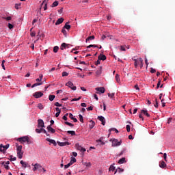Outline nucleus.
<instances>
[{
	"label": "nucleus",
	"instance_id": "nucleus-60",
	"mask_svg": "<svg viewBox=\"0 0 175 175\" xmlns=\"http://www.w3.org/2000/svg\"><path fill=\"white\" fill-rule=\"evenodd\" d=\"M64 91L62 90H57L56 94H62Z\"/></svg>",
	"mask_w": 175,
	"mask_h": 175
},
{
	"label": "nucleus",
	"instance_id": "nucleus-48",
	"mask_svg": "<svg viewBox=\"0 0 175 175\" xmlns=\"http://www.w3.org/2000/svg\"><path fill=\"white\" fill-rule=\"evenodd\" d=\"M91 47H98V45L90 44V45L87 46V49H91Z\"/></svg>",
	"mask_w": 175,
	"mask_h": 175
},
{
	"label": "nucleus",
	"instance_id": "nucleus-6",
	"mask_svg": "<svg viewBox=\"0 0 175 175\" xmlns=\"http://www.w3.org/2000/svg\"><path fill=\"white\" fill-rule=\"evenodd\" d=\"M10 146V145L8 144L5 146H3V144H0V152H4L5 151H6V150H8V148H9Z\"/></svg>",
	"mask_w": 175,
	"mask_h": 175
},
{
	"label": "nucleus",
	"instance_id": "nucleus-25",
	"mask_svg": "<svg viewBox=\"0 0 175 175\" xmlns=\"http://www.w3.org/2000/svg\"><path fill=\"white\" fill-rule=\"evenodd\" d=\"M67 133H68V135H71V136H75L76 135V132L75 131H68Z\"/></svg>",
	"mask_w": 175,
	"mask_h": 175
},
{
	"label": "nucleus",
	"instance_id": "nucleus-38",
	"mask_svg": "<svg viewBox=\"0 0 175 175\" xmlns=\"http://www.w3.org/2000/svg\"><path fill=\"white\" fill-rule=\"evenodd\" d=\"M117 172H118V173H122V172H124V170L122 168H118L115 172V174L117 173Z\"/></svg>",
	"mask_w": 175,
	"mask_h": 175
},
{
	"label": "nucleus",
	"instance_id": "nucleus-61",
	"mask_svg": "<svg viewBox=\"0 0 175 175\" xmlns=\"http://www.w3.org/2000/svg\"><path fill=\"white\" fill-rule=\"evenodd\" d=\"M100 60L98 59L96 63H95V65H100Z\"/></svg>",
	"mask_w": 175,
	"mask_h": 175
},
{
	"label": "nucleus",
	"instance_id": "nucleus-33",
	"mask_svg": "<svg viewBox=\"0 0 175 175\" xmlns=\"http://www.w3.org/2000/svg\"><path fill=\"white\" fill-rule=\"evenodd\" d=\"M20 163H21L23 167H25V168L27 167V163L24 162V161L21 160Z\"/></svg>",
	"mask_w": 175,
	"mask_h": 175
},
{
	"label": "nucleus",
	"instance_id": "nucleus-21",
	"mask_svg": "<svg viewBox=\"0 0 175 175\" xmlns=\"http://www.w3.org/2000/svg\"><path fill=\"white\" fill-rule=\"evenodd\" d=\"M96 76H100L102 75V66H100L98 70H96Z\"/></svg>",
	"mask_w": 175,
	"mask_h": 175
},
{
	"label": "nucleus",
	"instance_id": "nucleus-58",
	"mask_svg": "<svg viewBox=\"0 0 175 175\" xmlns=\"http://www.w3.org/2000/svg\"><path fill=\"white\" fill-rule=\"evenodd\" d=\"M134 88H135V90H137V91H140V88H139V85H135L134 86Z\"/></svg>",
	"mask_w": 175,
	"mask_h": 175
},
{
	"label": "nucleus",
	"instance_id": "nucleus-14",
	"mask_svg": "<svg viewBox=\"0 0 175 175\" xmlns=\"http://www.w3.org/2000/svg\"><path fill=\"white\" fill-rule=\"evenodd\" d=\"M98 120H99V121H100L102 122V125H105L106 124L105 117H103V116H98Z\"/></svg>",
	"mask_w": 175,
	"mask_h": 175
},
{
	"label": "nucleus",
	"instance_id": "nucleus-41",
	"mask_svg": "<svg viewBox=\"0 0 175 175\" xmlns=\"http://www.w3.org/2000/svg\"><path fill=\"white\" fill-rule=\"evenodd\" d=\"M75 162H76V158L72 157V159L70 161V163H71V165H72V163H75Z\"/></svg>",
	"mask_w": 175,
	"mask_h": 175
},
{
	"label": "nucleus",
	"instance_id": "nucleus-26",
	"mask_svg": "<svg viewBox=\"0 0 175 175\" xmlns=\"http://www.w3.org/2000/svg\"><path fill=\"white\" fill-rule=\"evenodd\" d=\"M59 5L58 1H55L51 5V8H57V6Z\"/></svg>",
	"mask_w": 175,
	"mask_h": 175
},
{
	"label": "nucleus",
	"instance_id": "nucleus-53",
	"mask_svg": "<svg viewBox=\"0 0 175 175\" xmlns=\"http://www.w3.org/2000/svg\"><path fill=\"white\" fill-rule=\"evenodd\" d=\"M36 133H42V129H36Z\"/></svg>",
	"mask_w": 175,
	"mask_h": 175
},
{
	"label": "nucleus",
	"instance_id": "nucleus-64",
	"mask_svg": "<svg viewBox=\"0 0 175 175\" xmlns=\"http://www.w3.org/2000/svg\"><path fill=\"white\" fill-rule=\"evenodd\" d=\"M69 118H70V120H72L74 118L73 114L69 113Z\"/></svg>",
	"mask_w": 175,
	"mask_h": 175
},
{
	"label": "nucleus",
	"instance_id": "nucleus-49",
	"mask_svg": "<svg viewBox=\"0 0 175 175\" xmlns=\"http://www.w3.org/2000/svg\"><path fill=\"white\" fill-rule=\"evenodd\" d=\"M62 32L64 35V36H66V34L68 33L66 32V30L65 29L63 28L62 30Z\"/></svg>",
	"mask_w": 175,
	"mask_h": 175
},
{
	"label": "nucleus",
	"instance_id": "nucleus-47",
	"mask_svg": "<svg viewBox=\"0 0 175 175\" xmlns=\"http://www.w3.org/2000/svg\"><path fill=\"white\" fill-rule=\"evenodd\" d=\"M55 106H57V107H62V104H59V103L56 102L55 103Z\"/></svg>",
	"mask_w": 175,
	"mask_h": 175
},
{
	"label": "nucleus",
	"instance_id": "nucleus-34",
	"mask_svg": "<svg viewBox=\"0 0 175 175\" xmlns=\"http://www.w3.org/2000/svg\"><path fill=\"white\" fill-rule=\"evenodd\" d=\"M41 132H43V133H45V135H46V136H50V135H49V133H47V131H46V129H43V127L41 128Z\"/></svg>",
	"mask_w": 175,
	"mask_h": 175
},
{
	"label": "nucleus",
	"instance_id": "nucleus-57",
	"mask_svg": "<svg viewBox=\"0 0 175 175\" xmlns=\"http://www.w3.org/2000/svg\"><path fill=\"white\" fill-rule=\"evenodd\" d=\"M126 49H125V46H120V51H125Z\"/></svg>",
	"mask_w": 175,
	"mask_h": 175
},
{
	"label": "nucleus",
	"instance_id": "nucleus-37",
	"mask_svg": "<svg viewBox=\"0 0 175 175\" xmlns=\"http://www.w3.org/2000/svg\"><path fill=\"white\" fill-rule=\"evenodd\" d=\"M3 20H6V21H10L12 20V16H8V17H2Z\"/></svg>",
	"mask_w": 175,
	"mask_h": 175
},
{
	"label": "nucleus",
	"instance_id": "nucleus-56",
	"mask_svg": "<svg viewBox=\"0 0 175 175\" xmlns=\"http://www.w3.org/2000/svg\"><path fill=\"white\" fill-rule=\"evenodd\" d=\"M108 96L109 98H113V96H114V93H108Z\"/></svg>",
	"mask_w": 175,
	"mask_h": 175
},
{
	"label": "nucleus",
	"instance_id": "nucleus-22",
	"mask_svg": "<svg viewBox=\"0 0 175 175\" xmlns=\"http://www.w3.org/2000/svg\"><path fill=\"white\" fill-rule=\"evenodd\" d=\"M159 166L160 167H161V169H165L166 163H165V161H161L159 163Z\"/></svg>",
	"mask_w": 175,
	"mask_h": 175
},
{
	"label": "nucleus",
	"instance_id": "nucleus-55",
	"mask_svg": "<svg viewBox=\"0 0 175 175\" xmlns=\"http://www.w3.org/2000/svg\"><path fill=\"white\" fill-rule=\"evenodd\" d=\"M155 102H156V103L154 104V107H156L157 109H158V100L156 98L155 99Z\"/></svg>",
	"mask_w": 175,
	"mask_h": 175
},
{
	"label": "nucleus",
	"instance_id": "nucleus-13",
	"mask_svg": "<svg viewBox=\"0 0 175 175\" xmlns=\"http://www.w3.org/2000/svg\"><path fill=\"white\" fill-rule=\"evenodd\" d=\"M96 91H98V92H100L101 94H105L106 90L103 87L100 88H96Z\"/></svg>",
	"mask_w": 175,
	"mask_h": 175
},
{
	"label": "nucleus",
	"instance_id": "nucleus-54",
	"mask_svg": "<svg viewBox=\"0 0 175 175\" xmlns=\"http://www.w3.org/2000/svg\"><path fill=\"white\" fill-rule=\"evenodd\" d=\"M81 99V97H79L78 98H73L72 100V102H76L77 100H80Z\"/></svg>",
	"mask_w": 175,
	"mask_h": 175
},
{
	"label": "nucleus",
	"instance_id": "nucleus-16",
	"mask_svg": "<svg viewBox=\"0 0 175 175\" xmlns=\"http://www.w3.org/2000/svg\"><path fill=\"white\" fill-rule=\"evenodd\" d=\"M46 129L49 131V132H51V133H55V129H53L51 125L48 126Z\"/></svg>",
	"mask_w": 175,
	"mask_h": 175
},
{
	"label": "nucleus",
	"instance_id": "nucleus-35",
	"mask_svg": "<svg viewBox=\"0 0 175 175\" xmlns=\"http://www.w3.org/2000/svg\"><path fill=\"white\" fill-rule=\"evenodd\" d=\"M38 109H40V110H43V109H44V107H43V105L42 103H39L38 105Z\"/></svg>",
	"mask_w": 175,
	"mask_h": 175
},
{
	"label": "nucleus",
	"instance_id": "nucleus-7",
	"mask_svg": "<svg viewBox=\"0 0 175 175\" xmlns=\"http://www.w3.org/2000/svg\"><path fill=\"white\" fill-rule=\"evenodd\" d=\"M66 85L67 87H69V88H70L71 90H72L73 91H76V86H75L73 85V83H72L71 81H68L66 83Z\"/></svg>",
	"mask_w": 175,
	"mask_h": 175
},
{
	"label": "nucleus",
	"instance_id": "nucleus-39",
	"mask_svg": "<svg viewBox=\"0 0 175 175\" xmlns=\"http://www.w3.org/2000/svg\"><path fill=\"white\" fill-rule=\"evenodd\" d=\"M79 118L81 122H84V120L83 119V116L81 114L79 115Z\"/></svg>",
	"mask_w": 175,
	"mask_h": 175
},
{
	"label": "nucleus",
	"instance_id": "nucleus-30",
	"mask_svg": "<svg viewBox=\"0 0 175 175\" xmlns=\"http://www.w3.org/2000/svg\"><path fill=\"white\" fill-rule=\"evenodd\" d=\"M109 170V172H114V170H116V167H114V165H110Z\"/></svg>",
	"mask_w": 175,
	"mask_h": 175
},
{
	"label": "nucleus",
	"instance_id": "nucleus-8",
	"mask_svg": "<svg viewBox=\"0 0 175 175\" xmlns=\"http://www.w3.org/2000/svg\"><path fill=\"white\" fill-rule=\"evenodd\" d=\"M75 148H77V150L79 151H81V152H85L86 151L85 148L81 147V146H80L79 144H75Z\"/></svg>",
	"mask_w": 175,
	"mask_h": 175
},
{
	"label": "nucleus",
	"instance_id": "nucleus-27",
	"mask_svg": "<svg viewBox=\"0 0 175 175\" xmlns=\"http://www.w3.org/2000/svg\"><path fill=\"white\" fill-rule=\"evenodd\" d=\"M141 113H143L145 116H146V117H150V115L148 112H147V110L142 109L141 111Z\"/></svg>",
	"mask_w": 175,
	"mask_h": 175
},
{
	"label": "nucleus",
	"instance_id": "nucleus-15",
	"mask_svg": "<svg viewBox=\"0 0 175 175\" xmlns=\"http://www.w3.org/2000/svg\"><path fill=\"white\" fill-rule=\"evenodd\" d=\"M46 142H49L51 144H53V146H57V142H55V140L51 139L50 138H46Z\"/></svg>",
	"mask_w": 175,
	"mask_h": 175
},
{
	"label": "nucleus",
	"instance_id": "nucleus-40",
	"mask_svg": "<svg viewBox=\"0 0 175 175\" xmlns=\"http://www.w3.org/2000/svg\"><path fill=\"white\" fill-rule=\"evenodd\" d=\"M20 6H21V3H16L15 4V9L18 10V9H20Z\"/></svg>",
	"mask_w": 175,
	"mask_h": 175
},
{
	"label": "nucleus",
	"instance_id": "nucleus-1",
	"mask_svg": "<svg viewBox=\"0 0 175 175\" xmlns=\"http://www.w3.org/2000/svg\"><path fill=\"white\" fill-rule=\"evenodd\" d=\"M133 61L135 62L134 66L135 68H137V62H139V65L141 68H143V59L142 57H139L138 59H136L135 57L132 58Z\"/></svg>",
	"mask_w": 175,
	"mask_h": 175
},
{
	"label": "nucleus",
	"instance_id": "nucleus-5",
	"mask_svg": "<svg viewBox=\"0 0 175 175\" xmlns=\"http://www.w3.org/2000/svg\"><path fill=\"white\" fill-rule=\"evenodd\" d=\"M122 142H118V139H114L112 141V147H118V146H121Z\"/></svg>",
	"mask_w": 175,
	"mask_h": 175
},
{
	"label": "nucleus",
	"instance_id": "nucleus-52",
	"mask_svg": "<svg viewBox=\"0 0 175 175\" xmlns=\"http://www.w3.org/2000/svg\"><path fill=\"white\" fill-rule=\"evenodd\" d=\"M27 144H31L32 141H31V139H29V137H27V140L26 141Z\"/></svg>",
	"mask_w": 175,
	"mask_h": 175
},
{
	"label": "nucleus",
	"instance_id": "nucleus-17",
	"mask_svg": "<svg viewBox=\"0 0 175 175\" xmlns=\"http://www.w3.org/2000/svg\"><path fill=\"white\" fill-rule=\"evenodd\" d=\"M98 59H100V61H106V55L100 54L98 55Z\"/></svg>",
	"mask_w": 175,
	"mask_h": 175
},
{
	"label": "nucleus",
	"instance_id": "nucleus-18",
	"mask_svg": "<svg viewBox=\"0 0 175 175\" xmlns=\"http://www.w3.org/2000/svg\"><path fill=\"white\" fill-rule=\"evenodd\" d=\"M64 23V18H60L57 19L55 23V25H59V24H62Z\"/></svg>",
	"mask_w": 175,
	"mask_h": 175
},
{
	"label": "nucleus",
	"instance_id": "nucleus-2",
	"mask_svg": "<svg viewBox=\"0 0 175 175\" xmlns=\"http://www.w3.org/2000/svg\"><path fill=\"white\" fill-rule=\"evenodd\" d=\"M17 157L19 159H23V155L24 154V152L23 151V146L20 145V146L16 148Z\"/></svg>",
	"mask_w": 175,
	"mask_h": 175
},
{
	"label": "nucleus",
	"instance_id": "nucleus-50",
	"mask_svg": "<svg viewBox=\"0 0 175 175\" xmlns=\"http://www.w3.org/2000/svg\"><path fill=\"white\" fill-rule=\"evenodd\" d=\"M8 27L9 29H13L14 27L13 25H12L11 23H8Z\"/></svg>",
	"mask_w": 175,
	"mask_h": 175
},
{
	"label": "nucleus",
	"instance_id": "nucleus-32",
	"mask_svg": "<svg viewBox=\"0 0 175 175\" xmlns=\"http://www.w3.org/2000/svg\"><path fill=\"white\" fill-rule=\"evenodd\" d=\"M42 84H43V83H42V82L34 83L33 85H32L31 88H33L35 87H38V85H42Z\"/></svg>",
	"mask_w": 175,
	"mask_h": 175
},
{
	"label": "nucleus",
	"instance_id": "nucleus-10",
	"mask_svg": "<svg viewBox=\"0 0 175 175\" xmlns=\"http://www.w3.org/2000/svg\"><path fill=\"white\" fill-rule=\"evenodd\" d=\"M42 95L43 94L42 93V92H37L33 94V96H34V98H36L38 99L39 98H42Z\"/></svg>",
	"mask_w": 175,
	"mask_h": 175
},
{
	"label": "nucleus",
	"instance_id": "nucleus-36",
	"mask_svg": "<svg viewBox=\"0 0 175 175\" xmlns=\"http://www.w3.org/2000/svg\"><path fill=\"white\" fill-rule=\"evenodd\" d=\"M58 50H59V47H58V46H54V48H53V51H54L55 53H58Z\"/></svg>",
	"mask_w": 175,
	"mask_h": 175
},
{
	"label": "nucleus",
	"instance_id": "nucleus-31",
	"mask_svg": "<svg viewBox=\"0 0 175 175\" xmlns=\"http://www.w3.org/2000/svg\"><path fill=\"white\" fill-rule=\"evenodd\" d=\"M83 165L86 166V167H90V166H91V163H90V162H83Z\"/></svg>",
	"mask_w": 175,
	"mask_h": 175
},
{
	"label": "nucleus",
	"instance_id": "nucleus-59",
	"mask_svg": "<svg viewBox=\"0 0 175 175\" xmlns=\"http://www.w3.org/2000/svg\"><path fill=\"white\" fill-rule=\"evenodd\" d=\"M17 159L16 157H13V156H10V161H16Z\"/></svg>",
	"mask_w": 175,
	"mask_h": 175
},
{
	"label": "nucleus",
	"instance_id": "nucleus-12",
	"mask_svg": "<svg viewBox=\"0 0 175 175\" xmlns=\"http://www.w3.org/2000/svg\"><path fill=\"white\" fill-rule=\"evenodd\" d=\"M64 49H69V44L65 42L62 43L60 46V50H64Z\"/></svg>",
	"mask_w": 175,
	"mask_h": 175
},
{
	"label": "nucleus",
	"instance_id": "nucleus-24",
	"mask_svg": "<svg viewBox=\"0 0 175 175\" xmlns=\"http://www.w3.org/2000/svg\"><path fill=\"white\" fill-rule=\"evenodd\" d=\"M118 163H119V165H122V163H125V158L123 157V158L120 159L118 161Z\"/></svg>",
	"mask_w": 175,
	"mask_h": 175
},
{
	"label": "nucleus",
	"instance_id": "nucleus-23",
	"mask_svg": "<svg viewBox=\"0 0 175 175\" xmlns=\"http://www.w3.org/2000/svg\"><path fill=\"white\" fill-rule=\"evenodd\" d=\"M69 22H67L64 26V29H70V25H68Z\"/></svg>",
	"mask_w": 175,
	"mask_h": 175
},
{
	"label": "nucleus",
	"instance_id": "nucleus-43",
	"mask_svg": "<svg viewBox=\"0 0 175 175\" xmlns=\"http://www.w3.org/2000/svg\"><path fill=\"white\" fill-rule=\"evenodd\" d=\"M110 132H111V131H113V132H116V133H118V130H117V129L116 128H112L109 129Z\"/></svg>",
	"mask_w": 175,
	"mask_h": 175
},
{
	"label": "nucleus",
	"instance_id": "nucleus-42",
	"mask_svg": "<svg viewBox=\"0 0 175 175\" xmlns=\"http://www.w3.org/2000/svg\"><path fill=\"white\" fill-rule=\"evenodd\" d=\"M64 124H66V125H68V126H75L73 124L68 122H65Z\"/></svg>",
	"mask_w": 175,
	"mask_h": 175
},
{
	"label": "nucleus",
	"instance_id": "nucleus-63",
	"mask_svg": "<svg viewBox=\"0 0 175 175\" xmlns=\"http://www.w3.org/2000/svg\"><path fill=\"white\" fill-rule=\"evenodd\" d=\"M155 72H157V70L155 69L151 68L150 73H155Z\"/></svg>",
	"mask_w": 175,
	"mask_h": 175
},
{
	"label": "nucleus",
	"instance_id": "nucleus-3",
	"mask_svg": "<svg viewBox=\"0 0 175 175\" xmlns=\"http://www.w3.org/2000/svg\"><path fill=\"white\" fill-rule=\"evenodd\" d=\"M32 166H33V164H32ZM43 169L44 172H46L43 167H42V165L39 163H36L34 165V167L33 168V172H36V170H42Z\"/></svg>",
	"mask_w": 175,
	"mask_h": 175
},
{
	"label": "nucleus",
	"instance_id": "nucleus-44",
	"mask_svg": "<svg viewBox=\"0 0 175 175\" xmlns=\"http://www.w3.org/2000/svg\"><path fill=\"white\" fill-rule=\"evenodd\" d=\"M70 166H72V163H68V164L64 165V169L66 170L68 169V167H69Z\"/></svg>",
	"mask_w": 175,
	"mask_h": 175
},
{
	"label": "nucleus",
	"instance_id": "nucleus-28",
	"mask_svg": "<svg viewBox=\"0 0 175 175\" xmlns=\"http://www.w3.org/2000/svg\"><path fill=\"white\" fill-rule=\"evenodd\" d=\"M49 100H51V102H53V100H54V99H55V95H49Z\"/></svg>",
	"mask_w": 175,
	"mask_h": 175
},
{
	"label": "nucleus",
	"instance_id": "nucleus-11",
	"mask_svg": "<svg viewBox=\"0 0 175 175\" xmlns=\"http://www.w3.org/2000/svg\"><path fill=\"white\" fill-rule=\"evenodd\" d=\"M57 144L58 146H60V147H64V146H70V143L68 142H57Z\"/></svg>",
	"mask_w": 175,
	"mask_h": 175
},
{
	"label": "nucleus",
	"instance_id": "nucleus-51",
	"mask_svg": "<svg viewBox=\"0 0 175 175\" xmlns=\"http://www.w3.org/2000/svg\"><path fill=\"white\" fill-rule=\"evenodd\" d=\"M69 75V73H68L67 72H62V76L63 77H65V76H68Z\"/></svg>",
	"mask_w": 175,
	"mask_h": 175
},
{
	"label": "nucleus",
	"instance_id": "nucleus-45",
	"mask_svg": "<svg viewBox=\"0 0 175 175\" xmlns=\"http://www.w3.org/2000/svg\"><path fill=\"white\" fill-rule=\"evenodd\" d=\"M126 129L127 132H131V126L129 124H127L126 126Z\"/></svg>",
	"mask_w": 175,
	"mask_h": 175
},
{
	"label": "nucleus",
	"instance_id": "nucleus-19",
	"mask_svg": "<svg viewBox=\"0 0 175 175\" xmlns=\"http://www.w3.org/2000/svg\"><path fill=\"white\" fill-rule=\"evenodd\" d=\"M94 126H95V122H94V120H90L89 124L90 129H92Z\"/></svg>",
	"mask_w": 175,
	"mask_h": 175
},
{
	"label": "nucleus",
	"instance_id": "nucleus-9",
	"mask_svg": "<svg viewBox=\"0 0 175 175\" xmlns=\"http://www.w3.org/2000/svg\"><path fill=\"white\" fill-rule=\"evenodd\" d=\"M38 128H44V122H43V120L39 119L38 120Z\"/></svg>",
	"mask_w": 175,
	"mask_h": 175
},
{
	"label": "nucleus",
	"instance_id": "nucleus-29",
	"mask_svg": "<svg viewBox=\"0 0 175 175\" xmlns=\"http://www.w3.org/2000/svg\"><path fill=\"white\" fill-rule=\"evenodd\" d=\"M115 79H116L117 83H120V81H121V79H120V75H118V74L116 75Z\"/></svg>",
	"mask_w": 175,
	"mask_h": 175
},
{
	"label": "nucleus",
	"instance_id": "nucleus-20",
	"mask_svg": "<svg viewBox=\"0 0 175 175\" xmlns=\"http://www.w3.org/2000/svg\"><path fill=\"white\" fill-rule=\"evenodd\" d=\"M94 39H95V36H89L86 38L85 40V42L86 43H88V42H90V40H94Z\"/></svg>",
	"mask_w": 175,
	"mask_h": 175
},
{
	"label": "nucleus",
	"instance_id": "nucleus-4",
	"mask_svg": "<svg viewBox=\"0 0 175 175\" xmlns=\"http://www.w3.org/2000/svg\"><path fill=\"white\" fill-rule=\"evenodd\" d=\"M17 142H19L21 143V144H24V143H26V142L28 140V136H23L21 137L18 138Z\"/></svg>",
	"mask_w": 175,
	"mask_h": 175
},
{
	"label": "nucleus",
	"instance_id": "nucleus-62",
	"mask_svg": "<svg viewBox=\"0 0 175 175\" xmlns=\"http://www.w3.org/2000/svg\"><path fill=\"white\" fill-rule=\"evenodd\" d=\"M55 110H56L57 113H61V109L56 107Z\"/></svg>",
	"mask_w": 175,
	"mask_h": 175
},
{
	"label": "nucleus",
	"instance_id": "nucleus-46",
	"mask_svg": "<svg viewBox=\"0 0 175 175\" xmlns=\"http://www.w3.org/2000/svg\"><path fill=\"white\" fill-rule=\"evenodd\" d=\"M44 4V10H46L47 9V3H43L41 4V6H43V5Z\"/></svg>",
	"mask_w": 175,
	"mask_h": 175
}]
</instances>
